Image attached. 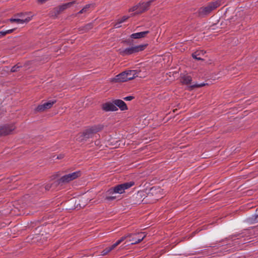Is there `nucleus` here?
I'll return each mask as SVG.
<instances>
[{"label": "nucleus", "instance_id": "18", "mask_svg": "<svg viewBox=\"0 0 258 258\" xmlns=\"http://www.w3.org/2000/svg\"><path fill=\"white\" fill-rule=\"evenodd\" d=\"M219 22L220 20H218L217 23H214L212 24L210 26L209 29L214 31H217V32H218V31H220L221 29L222 28V27H221V25H222V22H221L220 24Z\"/></svg>", "mask_w": 258, "mask_h": 258}, {"label": "nucleus", "instance_id": "29", "mask_svg": "<svg viewBox=\"0 0 258 258\" xmlns=\"http://www.w3.org/2000/svg\"><path fill=\"white\" fill-rule=\"evenodd\" d=\"M114 187L115 193L121 194L124 192L123 188H122L120 184L114 186Z\"/></svg>", "mask_w": 258, "mask_h": 258}, {"label": "nucleus", "instance_id": "37", "mask_svg": "<svg viewBox=\"0 0 258 258\" xmlns=\"http://www.w3.org/2000/svg\"><path fill=\"white\" fill-rule=\"evenodd\" d=\"M55 185V186H56L54 183V182L51 183V184H47L46 185H45V189L46 190H49L51 188V187L52 186V185Z\"/></svg>", "mask_w": 258, "mask_h": 258}, {"label": "nucleus", "instance_id": "30", "mask_svg": "<svg viewBox=\"0 0 258 258\" xmlns=\"http://www.w3.org/2000/svg\"><path fill=\"white\" fill-rule=\"evenodd\" d=\"M56 102V100H50L47 102L44 103V104L45 105L46 107H47V108L50 109L51 108L53 105Z\"/></svg>", "mask_w": 258, "mask_h": 258}, {"label": "nucleus", "instance_id": "28", "mask_svg": "<svg viewBox=\"0 0 258 258\" xmlns=\"http://www.w3.org/2000/svg\"><path fill=\"white\" fill-rule=\"evenodd\" d=\"M17 28H15L5 31H0V37H3L8 34H10L13 32Z\"/></svg>", "mask_w": 258, "mask_h": 258}, {"label": "nucleus", "instance_id": "3", "mask_svg": "<svg viewBox=\"0 0 258 258\" xmlns=\"http://www.w3.org/2000/svg\"><path fill=\"white\" fill-rule=\"evenodd\" d=\"M221 5L222 0H217L215 2H210L206 7H202L199 8L197 12V15L200 18L205 17Z\"/></svg>", "mask_w": 258, "mask_h": 258}, {"label": "nucleus", "instance_id": "47", "mask_svg": "<svg viewBox=\"0 0 258 258\" xmlns=\"http://www.w3.org/2000/svg\"><path fill=\"white\" fill-rule=\"evenodd\" d=\"M177 109H174V110H173V112H176V111H177Z\"/></svg>", "mask_w": 258, "mask_h": 258}, {"label": "nucleus", "instance_id": "26", "mask_svg": "<svg viewBox=\"0 0 258 258\" xmlns=\"http://www.w3.org/2000/svg\"><path fill=\"white\" fill-rule=\"evenodd\" d=\"M21 68H22V66L21 64V63L20 62H18L11 68V72H12V73L17 72L19 71V69Z\"/></svg>", "mask_w": 258, "mask_h": 258}, {"label": "nucleus", "instance_id": "21", "mask_svg": "<svg viewBox=\"0 0 258 258\" xmlns=\"http://www.w3.org/2000/svg\"><path fill=\"white\" fill-rule=\"evenodd\" d=\"M201 54H202L203 55L204 54L203 51L198 50L192 53V57L194 59H196L198 60H203V59L200 57Z\"/></svg>", "mask_w": 258, "mask_h": 258}, {"label": "nucleus", "instance_id": "9", "mask_svg": "<svg viewBox=\"0 0 258 258\" xmlns=\"http://www.w3.org/2000/svg\"><path fill=\"white\" fill-rule=\"evenodd\" d=\"M101 109L105 112L116 111L118 110L117 107L115 106L113 100L112 102H107L101 105Z\"/></svg>", "mask_w": 258, "mask_h": 258}, {"label": "nucleus", "instance_id": "8", "mask_svg": "<svg viewBox=\"0 0 258 258\" xmlns=\"http://www.w3.org/2000/svg\"><path fill=\"white\" fill-rule=\"evenodd\" d=\"M15 128L16 126L13 123H7L0 125V137L6 136L11 134Z\"/></svg>", "mask_w": 258, "mask_h": 258}, {"label": "nucleus", "instance_id": "17", "mask_svg": "<svg viewBox=\"0 0 258 258\" xmlns=\"http://www.w3.org/2000/svg\"><path fill=\"white\" fill-rule=\"evenodd\" d=\"M93 27V23H89L84 26L79 28L78 30L81 33H86L89 30L92 29Z\"/></svg>", "mask_w": 258, "mask_h": 258}, {"label": "nucleus", "instance_id": "31", "mask_svg": "<svg viewBox=\"0 0 258 258\" xmlns=\"http://www.w3.org/2000/svg\"><path fill=\"white\" fill-rule=\"evenodd\" d=\"M91 6H92V4L86 5L82 10H81L79 12H78V14H81L86 12L87 10L91 7Z\"/></svg>", "mask_w": 258, "mask_h": 258}, {"label": "nucleus", "instance_id": "24", "mask_svg": "<svg viewBox=\"0 0 258 258\" xmlns=\"http://www.w3.org/2000/svg\"><path fill=\"white\" fill-rule=\"evenodd\" d=\"M70 203L73 205L72 207L69 208V210H74L76 209H80L82 208L80 204H77L76 202L74 200L71 201Z\"/></svg>", "mask_w": 258, "mask_h": 258}, {"label": "nucleus", "instance_id": "6", "mask_svg": "<svg viewBox=\"0 0 258 258\" xmlns=\"http://www.w3.org/2000/svg\"><path fill=\"white\" fill-rule=\"evenodd\" d=\"M81 172L80 171H76L62 176L60 178L54 181V183L56 185H58L59 184H62L63 183H68L81 176Z\"/></svg>", "mask_w": 258, "mask_h": 258}, {"label": "nucleus", "instance_id": "42", "mask_svg": "<svg viewBox=\"0 0 258 258\" xmlns=\"http://www.w3.org/2000/svg\"><path fill=\"white\" fill-rule=\"evenodd\" d=\"M117 246V245H116L115 243H114L113 245H112L110 247H108L109 249H110V251L113 250V249H114Z\"/></svg>", "mask_w": 258, "mask_h": 258}, {"label": "nucleus", "instance_id": "20", "mask_svg": "<svg viewBox=\"0 0 258 258\" xmlns=\"http://www.w3.org/2000/svg\"><path fill=\"white\" fill-rule=\"evenodd\" d=\"M48 109L44 104L38 105L34 110L35 113L43 112Z\"/></svg>", "mask_w": 258, "mask_h": 258}, {"label": "nucleus", "instance_id": "15", "mask_svg": "<svg viewBox=\"0 0 258 258\" xmlns=\"http://www.w3.org/2000/svg\"><path fill=\"white\" fill-rule=\"evenodd\" d=\"M150 33L149 31H143L135 33H133L130 35L131 38L134 39H138L146 37L147 35Z\"/></svg>", "mask_w": 258, "mask_h": 258}, {"label": "nucleus", "instance_id": "38", "mask_svg": "<svg viewBox=\"0 0 258 258\" xmlns=\"http://www.w3.org/2000/svg\"><path fill=\"white\" fill-rule=\"evenodd\" d=\"M116 199V197L115 196H106L105 198V200L108 201H111L114 200Z\"/></svg>", "mask_w": 258, "mask_h": 258}, {"label": "nucleus", "instance_id": "34", "mask_svg": "<svg viewBox=\"0 0 258 258\" xmlns=\"http://www.w3.org/2000/svg\"><path fill=\"white\" fill-rule=\"evenodd\" d=\"M139 6H140L139 5V4L137 5L134 6L128 10V12H133L135 11L137 12L139 10Z\"/></svg>", "mask_w": 258, "mask_h": 258}, {"label": "nucleus", "instance_id": "45", "mask_svg": "<svg viewBox=\"0 0 258 258\" xmlns=\"http://www.w3.org/2000/svg\"><path fill=\"white\" fill-rule=\"evenodd\" d=\"M73 206V205L70 204V202H69V204H68L67 209L69 210V208L72 207Z\"/></svg>", "mask_w": 258, "mask_h": 258}, {"label": "nucleus", "instance_id": "36", "mask_svg": "<svg viewBox=\"0 0 258 258\" xmlns=\"http://www.w3.org/2000/svg\"><path fill=\"white\" fill-rule=\"evenodd\" d=\"M114 193H115V191H114V187L110 188L106 191V194L108 195H112V194H113Z\"/></svg>", "mask_w": 258, "mask_h": 258}, {"label": "nucleus", "instance_id": "48", "mask_svg": "<svg viewBox=\"0 0 258 258\" xmlns=\"http://www.w3.org/2000/svg\"><path fill=\"white\" fill-rule=\"evenodd\" d=\"M256 212H257V211H258V209H257L256 210Z\"/></svg>", "mask_w": 258, "mask_h": 258}, {"label": "nucleus", "instance_id": "27", "mask_svg": "<svg viewBox=\"0 0 258 258\" xmlns=\"http://www.w3.org/2000/svg\"><path fill=\"white\" fill-rule=\"evenodd\" d=\"M205 86V83H201V84H195L194 85H191L188 86V90L189 91L192 90L195 88H200L202 87H203Z\"/></svg>", "mask_w": 258, "mask_h": 258}, {"label": "nucleus", "instance_id": "46", "mask_svg": "<svg viewBox=\"0 0 258 258\" xmlns=\"http://www.w3.org/2000/svg\"><path fill=\"white\" fill-rule=\"evenodd\" d=\"M79 14L77 13H76V14H72V16L73 17H76Z\"/></svg>", "mask_w": 258, "mask_h": 258}, {"label": "nucleus", "instance_id": "39", "mask_svg": "<svg viewBox=\"0 0 258 258\" xmlns=\"http://www.w3.org/2000/svg\"><path fill=\"white\" fill-rule=\"evenodd\" d=\"M25 15L26 14L23 13H17V14H15L14 15V16L15 17H17H17H19L21 18L20 19H22V18H26L25 17Z\"/></svg>", "mask_w": 258, "mask_h": 258}, {"label": "nucleus", "instance_id": "22", "mask_svg": "<svg viewBox=\"0 0 258 258\" xmlns=\"http://www.w3.org/2000/svg\"><path fill=\"white\" fill-rule=\"evenodd\" d=\"M135 184V182L133 181H131L130 182H124L120 184L122 188H123V190L124 192L125 189H127Z\"/></svg>", "mask_w": 258, "mask_h": 258}, {"label": "nucleus", "instance_id": "1", "mask_svg": "<svg viewBox=\"0 0 258 258\" xmlns=\"http://www.w3.org/2000/svg\"><path fill=\"white\" fill-rule=\"evenodd\" d=\"M163 198L162 189L159 186H153L149 190L148 192L140 191L133 196V198L136 201L134 204H151L156 202L157 201Z\"/></svg>", "mask_w": 258, "mask_h": 258}, {"label": "nucleus", "instance_id": "33", "mask_svg": "<svg viewBox=\"0 0 258 258\" xmlns=\"http://www.w3.org/2000/svg\"><path fill=\"white\" fill-rule=\"evenodd\" d=\"M127 238V235L121 237L119 240H118L115 243L117 246L119 245L122 241L125 240Z\"/></svg>", "mask_w": 258, "mask_h": 258}, {"label": "nucleus", "instance_id": "11", "mask_svg": "<svg viewBox=\"0 0 258 258\" xmlns=\"http://www.w3.org/2000/svg\"><path fill=\"white\" fill-rule=\"evenodd\" d=\"M113 102L115 106L116 107H118L121 111L127 110L128 109L126 104L121 99H113Z\"/></svg>", "mask_w": 258, "mask_h": 258}, {"label": "nucleus", "instance_id": "14", "mask_svg": "<svg viewBox=\"0 0 258 258\" xmlns=\"http://www.w3.org/2000/svg\"><path fill=\"white\" fill-rule=\"evenodd\" d=\"M140 72H141V71L138 70L126 71V73H127L126 74L127 81L132 80L137 77Z\"/></svg>", "mask_w": 258, "mask_h": 258}, {"label": "nucleus", "instance_id": "2", "mask_svg": "<svg viewBox=\"0 0 258 258\" xmlns=\"http://www.w3.org/2000/svg\"><path fill=\"white\" fill-rule=\"evenodd\" d=\"M104 125L100 124L89 126L82 133L78 134L77 140L80 142L86 141L87 139L92 138L95 134L102 131Z\"/></svg>", "mask_w": 258, "mask_h": 258}, {"label": "nucleus", "instance_id": "7", "mask_svg": "<svg viewBox=\"0 0 258 258\" xmlns=\"http://www.w3.org/2000/svg\"><path fill=\"white\" fill-rule=\"evenodd\" d=\"M76 3V1H73L54 8L51 11V16L54 18H57L63 11L71 7Z\"/></svg>", "mask_w": 258, "mask_h": 258}, {"label": "nucleus", "instance_id": "40", "mask_svg": "<svg viewBox=\"0 0 258 258\" xmlns=\"http://www.w3.org/2000/svg\"><path fill=\"white\" fill-rule=\"evenodd\" d=\"M155 0H150L147 2H146V3H144V4H145V6L146 7H147V8L149 9V7H150L151 4L154 2Z\"/></svg>", "mask_w": 258, "mask_h": 258}, {"label": "nucleus", "instance_id": "13", "mask_svg": "<svg viewBox=\"0 0 258 258\" xmlns=\"http://www.w3.org/2000/svg\"><path fill=\"white\" fill-rule=\"evenodd\" d=\"M31 20L30 17H27L26 18L19 19V18H10L7 20V22H10L12 23H17L18 24H22L24 23H28Z\"/></svg>", "mask_w": 258, "mask_h": 258}, {"label": "nucleus", "instance_id": "44", "mask_svg": "<svg viewBox=\"0 0 258 258\" xmlns=\"http://www.w3.org/2000/svg\"><path fill=\"white\" fill-rule=\"evenodd\" d=\"M119 24H117V22L114 25L115 28H120L121 26L119 25Z\"/></svg>", "mask_w": 258, "mask_h": 258}, {"label": "nucleus", "instance_id": "23", "mask_svg": "<svg viewBox=\"0 0 258 258\" xmlns=\"http://www.w3.org/2000/svg\"><path fill=\"white\" fill-rule=\"evenodd\" d=\"M246 222L249 224H253L255 222H258V214L247 218Z\"/></svg>", "mask_w": 258, "mask_h": 258}, {"label": "nucleus", "instance_id": "32", "mask_svg": "<svg viewBox=\"0 0 258 258\" xmlns=\"http://www.w3.org/2000/svg\"><path fill=\"white\" fill-rule=\"evenodd\" d=\"M132 17L131 16H123L121 19L117 20V24H121L127 20H128L130 17Z\"/></svg>", "mask_w": 258, "mask_h": 258}, {"label": "nucleus", "instance_id": "43", "mask_svg": "<svg viewBox=\"0 0 258 258\" xmlns=\"http://www.w3.org/2000/svg\"><path fill=\"white\" fill-rule=\"evenodd\" d=\"M63 158H64V155L60 154L58 155L57 156L56 159H62Z\"/></svg>", "mask_w": 258, "mask_h": 258}, {"label": "nucleus", "instance_id": "41", "mask_svg": "<svg viewBox=\"0 0 258 258\" xmlns=\"http://www.w3.org/2000/svg\"><path fill=\"white\" fill-rule=\"evenodd\" d=\"M135 98L133 96H128L123 98V99L125 101H131Z\"/></svg>", "mask_w": 258, "mask_h": 258}, {"label": "nucleus", "instance_id": "10", "mask_svg": "<svg viewBox=\"0 0 258 258\" xmlns=\"http://www.w3.org/2000/svg\"><path fill=\"white\" fill-rule=\"evenodd\" d=\"M127 73L126 71L116 75L115 77L111 79V82L113 83H121L127 81Z\"/></svg>", "mask_w": 258, "mask_h": 258}, {"label": "nucleus", "instance_id": "35", "mask_svg": "<svg viewBox=\"0 0 258 258\" xmlns=\"http://www.w3.org/2000/svg\"><path fill=\"white\" fill-rule=\"evenodd\" d=\"M110 251V249H109L108 247H107L101 252V255H105L107 254H108Z\"/></svg>", "mask_w": 258, "mask_h": 258}, {"label": "nucleus", "instance_id": "16", "mask_svg": "<svg viewBox=\"0 0 258 258\" xmlns=\"http://www.w3.org/2000/svg\"><path fill=\"white\" fill-rule=\"evenodd\" d=\"M139 5L140 6L139 10L137 11V12H135L134 13L131 14L132 16H135L136 15L141 14L143 13H144L145 12L147 11L148 10L147 7H146L144 3H139Z\"/></svg>", "mask_w": 258, "mask_h": 258}, {"label": "nucleus", "instance_id": "4", "mask_svg": "<svg viewBox=\"0 0 258 258\" xmlns=\"http://www.w3.org/2000/svg\"><path fill=\"white\" fill-rule=\"evenodd\" d=\"M148 46V44H143L136 46H131L130 47L125 49H119V54L122 56L130 55L133 54L137 53L144 50Z\"/></svg>", "mask_w": 258, "mask_h": 258}, {"label": "nucleus", "instance_id": "25", "mask_svg": "<svg viewBox=\"0 0 258 258\" xmlns=\"http://www.w3.org/2000/svg\"><path fill=\"white\" fill-rule=\"evenodd\" d=\"M134 39L131 38L130 37V38L126 39L125 40H122L121 42V43L125 44L127 45H129L130 46L134 45Z\"/></svg>", "mask_w": 258, "mask_h": 258}, {"label": "nucleus", "instance_id": "12", "mask_svg": "<svg viewBox=\"0 0 258 258\" xmlns=\"http://www.w3.org/2000/svg\"><path fill=\"white\" fill-rule=\"evenodd\" d=\"M192 78L187 74H181L180 76V82L182 85H190L191 84Z\"/></svg>", "mask_w": 258, "mask_h": 258}, {"label": "nucleus", "instance_id": "19", "mask_svg": "<svg viewBox=\"0 0 258 258\" xmlns=\"http://www.w3.org/2000/svg\"><path fill=\"white\" fill-rule=\"evenodd\" d=\"M48 109L44 104L38 105L34 110L35 113L43 112Z\"/></svg>", "mask_w": 258, "mask_h": 258}, {"label": "nucleus", "instance_id": "5", "mask_svg": "<svg viewBox=\"0 0 258 258\" xmlns=\"http://www.w3.org/2000/svg\"><path fill=\"white\" fill-rule=\"evenodd\" d=\"M127 238H129V240L125 241L123 244L125 245L124 247L129 245L130 244L133 245L140 243L141 242L146 235L143 232H140L137 233H130L127 234Z\"/></svg>", "mask_w": 258, "mask_h": 258}]
</instances>
